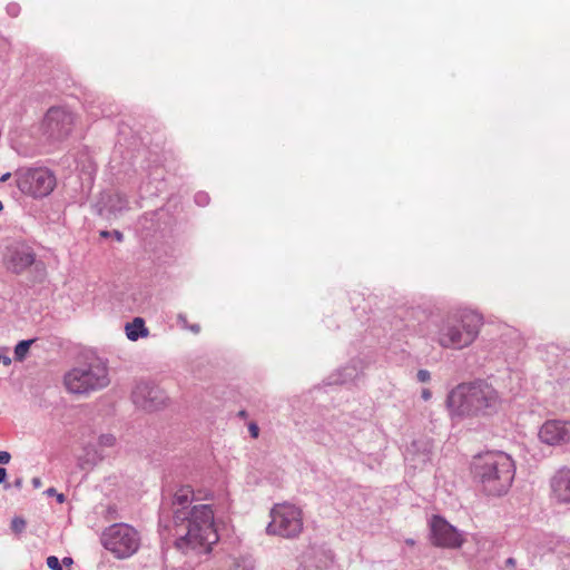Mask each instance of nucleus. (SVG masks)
<instances>
[{
  "instance_id": "obj_1",
  "label": "nucleus",
  "mask_w": 570,
  "mask_h": 570,
  "mask_svg": "<svg viewBox=\"0 0 570 570\" xmlns=\"http://www.w3.org/2000/svg\"><path fill=\"white\" fill-rule=\"evenodd\" d=\"M193 502L194 491L189 485L177 490L170 507H160L159 530L169 531L174 546L183 552L200 548L207 552L219 539L214 510L210 504Z\"/></svg>"
},
{
  "instance_id": "obj_2",
  "label": "nucleus",
  "mask_w": 570,
  "mask_h": 570,
  "mask_svg": "<svg viewBox=\"0 0 570 570\" xmlns=\"http://www.w3.org/2000/svg\"><path fill=\"white\" fill-rule=\"evenodd\" d=\"M501 399L497 390L485 381L462 383L446 397V406L452 419L490 416L498 412Z\"/></svg>"
},
{
  "instance_id": "obj_3",
  "label": "nucleus",
  "mask_w": 570,
  "mask_h": 570,
  "mask_svg": "<svg viewBox=\"0 0 570 570\" xmlns=\"http://www.w3.org/2000/svg\"><path fill=\"white\" fill-rule=\"evenodd\" d=\"M483 317L478 312L463 308L449 312L433 322L432 341L442 348L462 350L479 336Z\"/></svg>"
},
{
  "instance_id": "obj_4",
  "label": "nucleus",
  "mask_w": 570,
  "mask_h": 570,
  "mask_svg": "<svg viewBox=\"0 0 570 570\" xmlns=\"http://www.w3.org/2000/svg\"><path fill=\"white\" fill-rule=\"evenodd\" d=\"M472 474L485 494L500 497L510 489L515 465L512 458L504 452H488L474 458Z\"/></svg>"
},
{
  "instance_id": "obj_5",
  "label": "nucleus",
  "mask_w": 570,
  "mask_h": 570,
  "mask_svg": "<svg viewBox=\"0 0 570 570\" xmlns=\"http://www.w3.org/2000/svg\"><path fill=\"white\" fill-rule=\"evenodd\" d=\"M109 382L107 365L99 358L72 367L63 377L67 391L80 395L102 390Z\"/></svg>"
},
{
  "instance_id": "obj_6",
  "label": "nucleus",
  "mask_w": 570,
  "mask_h": 570,
  "mask_svg": "<svg viewBox=\"0 0 570 570\" xmlns=\"http://www.w3.org/2000/svg\"><path fill=\"white\" fill-rule=\"evenodd\" d=\"M101 543L116 558L126 559L137 552L140 538L132 527L126 523H115L102 532Z\"/></svg>"
},
{
  "instance_id": "obj_7",
  "label": "nucleus",
  "mask_w": 570,
  "mask_h": 570,
  "mask_svg": "<svg viewBox=\"0 0 570 570\" xmlns=\"http://www.w3.org/2000/svg\"><path fill=\"white\" fill-rule=\"evenodd\" d=\"M272 521L266 531L268 534H276L283 538H295L303 530L301 510L291 504H278L271 511Z\"/></svg>"
},
{
  "instance_id": "obj_8",
  "label": "nucleus",
  "mask_w": 570,
  "mask_h": 570,
  "mask_svg": "<svg viewBox=\"0 0 570 570\" xmlns=\"http://www.w3.org/2000/svg\"><path fill=\"white\" fill-rule=\"evenodd\" d=\"M16 183L21 193L41 198L53 190L56 177L47 168H28L16 173Z\"/></svg>"
},
{
  "instance_id": "obj_9",
  "label": "nucleus",
  "mask_w": 570,
  "mask_h": 570,
  "mask_svg": "<svg viewBox=\"0 0 570 570\" xmlns=\"http://www.w3.org/2000/svg\"><path fill=\"white\" fill-rule=\"evenodd\" d=\"M431 542L441 548L455 549L463 543L462 534L444 518L433 515L429 522Z\"/></svg>"
},
{
  "instance_id": "obj_10",
  "label": "nucleus",
  "mask_w": 570,
  "mask_h": 570,
  "mask_svg": "<svg viewBox=\"0 0 570 570\" xmlns=\"http://www.w3.org/2000/svg\"><path fill=\"white\" fill-rule=\"evenodd\" d=\"M73 121L72 112L60 107H52L45 116L43 128L52 140H62L71 132Z\"/></svg>"
},
{
  "instance_id": "obj_11",
  "label": "nucleus",
  "mask_w": 570,
  "mask_h": 570,
  "mask_svg": "<svg viewBox=\"0 0 570 570\" xmlns=\"http://www.w3.org/2000/svg\"><path fill=\"white\" fill-rule=\"evenodd\" d=\"M132 401L137 406L148 411L157 410L165 403L163 392L149 383H138L131 394Z\"/></svg>"
},
{
  "instance_id": "obj_12",
  "label": "nucleus",
  "mask_w": 570,
  "mask_h": 570,
  "mask_svg": "<svg viewBox=\"0 0 570 570\" xmlns=\"http://www.w3.org/2000/svg\"><path fill=\"white\" fill-rule=\"evenodd\" d=\"M540 440L549 445H559L570 441V421L550 420L539 431Z\"/></svg>"
},
{
  "instance_id": "obj_13",
  "label": "nucleus",
  "mask_w": 570,
  "mask_h": 570,
  "mask_svg": "<svg viewBox=\"0 0 570 570\" xmlns=\"http://www.w3.org/2000/svg\"><path fill=\"white\" fill-rule=\"evenodd\" d=\"M432 444L429 440H415L405 451L404 459L414 469L423 468L431 461Z\"/></svg>"
},
{
  "instance_id": "obj_14",
  "label": "nucleus",
  "mask_w": 570,
  "mask_h": 570,
  "mask_svg": "<svg viewBox=\"0 0 570 570\" xmlns=\"http://www.w3.org/2000/svg\"><path fill=\"white\" fill-rule=\"evenodd\" d=\"M101 204V215L104 212H107L109 215L117 217L129 209L128 197L120 191H115L102 196Z\"/></svg>"
},
{
  "instance_id": "obj_15",
  "label": "nucleus",
  "mask_w": 570,
  "mask_h": 570,
  "mask_svg": "<svg viewBox=\"0 0 570 570\" xmlns=\"http://www.w3.org/2000/svg\"><path fill=\"white\" fill-rule=\"evenodd\" d=\"M551 488L554 497L560 502H570V470L560 469L551 479Z\"/></svg>"
},
{
  "instance_id": "obj_16",
  "label": "nucleus",
  "mask_w": 570,
  "mask_h": 570,
  "mask_svg": "<svg viewBox=\"0 0 570 570\" xmlns=\"http://www.w3.org/2000/svg\"><path fill=\"white\" fill-rule=\"evenodd\" d=\"M36 256L30 248L16 249L9 261V269L20 274L35 263Z\"/></svg>"
},
{
  "instance_id": "obj_17",
  "label": "nucleus",
  "mask_w": 570,
  "mask_h": 570,
  "mask_svg": "<svg viewBox=\"0 0 570 570\" xmlns=\"http://www.w3.org/2000/svg\"><path fill=\"white\" fill-rule=\"evenodd\" d=\"M362 373L361 362L352 361L346 366L337 370L328 377V384H347L353 382Z\"/></svg>"
},
{
  "instance_id": "obj_18",
  "label": "nucleus",
  "mask_w": 570,
  "mask_h": 570,
  "mask_svg": "<svg viewBox=\"0 0 570 570\" xmlns=\"http://www.w3.org/2000/svg\"><path fill=\"white\" fill-rule=\"evenodd\" d=\"M125 331L128 340L132 342H136L141 337H146L149 333L145 325V321L141 317H135L130 323H127Z\"/></svg>"
},
{
  "instance_id": "obj_19",
  "label": "nucleus",
  "mask_w": 570,
  "mask_h": 570,
  "mask_svg": "<svg viewBox=\"0 0 570 570\" xmlns=\"http://www.w3.org/2000/svg\"><path fill=\"white\" fill-rule=\"evenodd\" d=\"M36 340H22L14 346V358L18 362H22L29 352L30 346Z\"/></svg>"
},
{
  "instance_id": "obj_20",
  "label": "nucleus",
  "mask_w": 570,
  "mask_h": 570,
  "mask_svg": "<svg viewBox=\"0 0 570 570\" xmlns=\"http://www.w3.org/2000/svg\"><path fill=\"white\" fill-rule=\"evenodd\" d=\"M97 445L101 452L117 445V438L111 433H102L98 436Z\"/></svg>"
},
{
  "instance_id": "obj_21",
  "label": "nucleus",
  "mask_w": 570,
  "mask_h": 570,
  "mask_svg": "<svg viewBox=\"0 0 570 570\" xmlns=\"http://www.w3.org/2000/svg\"><path fill=\"white\" fill-rule=\"evenodd\" d=\"M26 527H27V522L22 517H13L12 518L10 528L13 533H16L18 535L21 534L26 530Z\"/></svg>"
},
{
  "instance_id": "obj_22",
  "label": "nucleus",
  "mask_w": 570,
  "mask_h": 570,
  "mask_svg": "<svg viewBox=\"0 0 570 570\" xmlns=\"http://www.w3.org/2000/svg\"><path fill=\"white\" fill-rule=\"evenodd\" d=\"M159 214L160 212L158 210L144 214L140 218V225L144 228H151L153 223L157 219Z\"/></svg>"
},
{
  "instance_id": "obj_23",
  "label": "nucleus",
  "mask_w": 570,
  "mask_h": 570,
  "mask_svg": "<svg viewBox=\"0 0 570 570\" xmlns=\"http://www.w3.org/2000/svg\"><path fill=\"white\" fill-rule=\"evenodd\" d=\"M46 563L50 570H62L61 561L56 556H49Z\"/></svg>"
},
{
  "instance_id": "obj_24",
  "label": "nucleus",
  "mask_w": 570,
  "mask_h": 570,
  "mask_svg": "<svg viewBox=\"0 0 570 570\" xmlns=\"http://www.w3.org/2000/svg\"><path fill=\"white\" fill-rule=\"evenodd\" d=\"M195 203L202 207L208 205L209 204V195L205 191H198L195 195Z\"/></svg>"
},
{
  "instance_id": "obj_25",
  "label": "nucleus",
  "mask_w": 570,
  "mask_h": 570,
  "mask_svg": "<svg viewBox=\"0 0 570 570\" xmlns=\"http://www.w3.org/2000/svg\"><path fill=\"white\" fill-rule=\"evenodd\" d=\"M7 10V13L12 17V18H16L18 17V14L20 13V6L18 3H9L6 8Z\"/></svg>"
},
{
  "instance_id": "obj_26",
  "label": "nucleus",
  "mask_w": 570,
  "mask_h": 570,
  "mask_svg": "<svg viewBox=\"0 0 570 570\" xmlns=\"http://www.w3.org/2000/svg\"><path fill=\"white\" fill-rule=\"evenodd\" d=\"M416 379L421 383H425L431 379V374L428 370H419L416 373Z\"/></svg>"
},
{
  "instance_id": "obj_27",
  "label": "nucleus",
  "mask_w": 570,
  "mask_h": 570,
  "mask_svg": "<svg viewBox=\"0 0 570 570\" xmlns=\"http://www.w3.org/2000/svg\"><path fill=\"white\" fill-rule=\"evenodd\" d=\"M46 493H47L48 495L57 497V501H58L59 503L65 502V499H66V498H65V495H63L62 493H57V491H56V489H55V488H49V489L46 491Z\"/></svg>"
},
{
  "instance_id": "obj_28",
  "label": "nucleus",
  "mask_w": 570,
  "mask_h": 570,
  "mask_svg": "<svg viewBox=\"0 0 570 570\" xmlns=\"http://www.w3.org/2000/svg\"><path fill=\"white\" fill-rule=\"evenodd\" d=\"M11 454L7 451H0V464H7L10 462Z\"/></svg>"
},
{
  "instance_id": "obj_29",
  "label": "nucleus",
  "mask_w": 570,
  "mask_h": 570,
  "mask_svg": "<svg viewBox=\"0 0 570 570\" xmlns=\"http://www.w3.org/2000/svg\"><path fill=\"white\" fill-rule=\"evenodd\" d=\"M248 430H249V433L253 438H257L258 436V426L255 424V423H250L249 426H248Z\"/></svg>"
},
{
  "instance_id": "obj_30",
  "label": "nucleus",
  "mask_w": 570,
  "mask_h": 570,
  "mask_svg": "<svg viewBox=\"0 0 570 570\" xmlns=\"http://www.w3.org/2000/svg\"><path fill=\"white\" fill-rule=\"evenodd\" d=\"M111 236L115 237V239L117 242H122V239H124L122 233L120 230H117V229L111 232Z\"/></svg>"
},
{
  "instance_id": "obj_31",
  "label": "nucleus",
  "mask_w": 570,
  "mask_h": 570,
  "mask_svg": "<svg viewBox=\"0 0 570 570\" xmlns=\"http://www.w3.org/2000/svg\"><path fill=\"white\" fill-rule=\"evenodd\" d=\"M177 321L181 326L187 327V317L185 314H178Z\"/></svg>"
},
{
  "instance_id": "obj_32",
  "label": "nucleus",
  "mask_w": 570,
  "mask_h": 570,
  "mask_svg": "<svg viewBox=\"0 0 570 570\" xmlns=\"http://www.w3.org/2000/svg\"><path fill=\"white\" fill-rule=\"evenodd\" d=\"M421 396L424 401H429L432 397V393L429 389H423Z\"/></svg>"
},
{
  "instance_id": "obj_33",
  "label": "nucleus",
  "mask_w": 570,
  "mask_h": 570,
  "mask_svg": "<svg viewBox=\"0 0 570 570\" xmlns=\"http://www.w3.org/2000/svg\"><path fill=\"white\" fill-rule=\"evenodd\" d=\"M12 485L17 489V490H21L22 489V485H23V479L22 478H17Z\"/></svg>"
},
{
  "instance_id": "obj_34",
  "label": "nucleus",
  "mask_w": 570,
  "mask_h": 570,
  "mask_svg": "<svg viewBox=\"0 0 570 570\" xmlns=\"http://www.w3.org/2000/svg\"><path fill=\"white\" fill-rule=\"evenodd\" d=\"M507 568H514L517 564V560L512 557L508 558L504 562Z\"/></svg>"
},
{
  "instance_id": "obj_35",
  "label": "nucleus",
  "mask_w": 570,
  "mask_h": 570,
  "mask_svg": "<svg viewBox=\"0 0 570 570\" xmlns=\"http://www.w3.org/2000/svg\"><path fill=\"white\" fill-rule=\"evenodd\" d=\"M11 358L8 355H1L0 354V363H3L4 365L9 366L11 364Z\"/></svg>"
},
{
  "instance_id": "obj_36",
  "label": "nucleus",
  "mask_w": 570,
  "mask_h": 570,
  "mask_svg": "<svg viewBox=\"0 0 570 570\" xmlns=\"http://www.w3.org/2000/svg\"><path fill=\"white\" fill-rule=\"evenodd\" d=\"M31 483L35 489H39L42 485L41 479L36 476L31 480Z\"/></svg>"
},
{
  "instance_id": "obj_37",
  "label": "nucleus",
  "mask_w": 570,
  "mask_h": 570,
  "mask_svg": "<svg viewBox=\"0 0 570 570\" xmlns=\"http://www.w3.org/2000/svg\"><path fill=\"white\" fill-rule=\"evenodd\" d=\"M7 471L4 468H0V484L6 481Z\"/></svg>"
},
{
  "instance_id": "obj_38",
  "label": "nucleus",
  "mask_w": 570,
  "mask_h": 570,
  "mask_svg": "<svg viewBox=\"0 0 570 570\" xmlns=\"http://www.w3.org/2000/svg\"><path fill=\"white\" fill-rule=\"evenodd\" d=\"M61 563H63L65 566H71L73 563V560L72 558L70 557H65L62 560H61Z\"/></svg>"
},
{
  "instance_id": "obj_39",
  "label": "nucleus",
  "mask_w": 570,
  "mask_h": 570,
  "mask_svg": "<svg viewBox=\"0 0 570 570\" xmlns=\"http://www.w3.org/2000/svg\"><path fill=\"white\" fill-rule=\"evenodd\" d=\"M189 330L197 334L200 331V326L198 324H194V325L189 326Z\"/></svg>"
},
{
  "instance_id": "obj_40",
  "label": "nucleus",
  "mask_w": 570,
  "mask_h": 570,
  "mask_svg": "<svg viewBox=\"0 0 570 570\" xmlns=\"http://www.w3.org/2000/svg\"><path fill=\"white\" fill-rule=\"evenodd\" d=\"M10 176H11V174H10V173H6V174H3V175L1 176V178H0V181H6V180H8V179L10 178Z\"/></svg>"
},
{
  "instance_id": "obj_41",
  "label": "nucleus",
  "mask_w": 570,
  "mask_h": 570,
  "mask_svg": "<svg viewBox=\"0 0 570 570\" xmlns=\"http://www.w3.org/2000/svg\"><path fill=\"white\" fill-rule=\"evenodd\" d=\"M100 236L104 238H107V237L111 236V232L102 230V232H100Z\"/></svg>"
},
{
  "instance_id": "obj_42",
  "label": "nucleus",
  "mask_w": 570,
  "mask_h": 570,
  "mask_svg": "<svg viewBox=\"0 0 570 570\" xmlns=\"http://www.w3.org/2000/svg\"><path fill=\"white\" fill-rule=\"evenodd\" d=\"M96 453H99V458H100V459H102V458H104V454H102V452H101L99 449H98V450H96Z\"/></svg>"
},
{
  "instance_id": "obj_43",
  "label": "nucleus",
  "mask_w": 570,
  "mask_h": 570,
  "mask_svg": "<svg viewBox=\"0 0 570 570\" xmlns=\"http://www.w3.org/2000/svg\"><path fill=\"white\" fill-rule=\"evenodd\" d=\"M10 487H11V484H9V483H6V484H4V488H6V489H9Z\"/></svg>"
}]
</instances>
